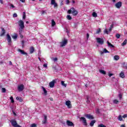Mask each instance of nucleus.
Wrapping results in <instances>:
<instances>
[{
	"instance_id": "53",
	"label": "nucleus",
	"mask_w": 127,
	"mask_h": 127,
	"mask_svg": "<svg viewBox=\"0 0 127 127\" xmlns=\"http://www.w3.org/2000/svg\"><path fill=\"white\" fill-rule=\"evenodd\" d=\"M101 32V29H98V30L97 31V33H100Z\"/></svg>"
},
{
	"instance_id": "59",
	"label": "nucleus",
	"mask_w": 127,
	"mask_h": 127,
	"mask_svg": "<svg viewBox=\"0 0 127 127\" xmlns=\"http://www.w3.org/2000/svg\"><path fill=\"white\" fill-rule=\"evenodd\" d=\"M19 33H21V32H22V29H19Z\"/></svg>"
},
{
	"instance_id": "58",
	"label": "nucleus",
	"mask_w": 127,
	"mask_h": 127,
	"mask_svg": "<svg viewBox=\"0 0 127 127\" xmlns=\"http://www.w3.org/2000/svg\"><path fill=\"white\" fill-rule=\"evenodd\" d=\"M121 127H126V125H122L121 126Z\"/></svg>"
},
{
	"instance_id": "54",
	"label": "nucleus",
	"mask_w": 127,
	"mask_h": 127,
	"mask_svg": "<svg viewBox=\"0 0 127 127\" xmlns=\"http://www.w3.org/2000/svg\"><path fill=\"white\" fill-rule=\"evenodd\" d=\"M89 36H90V35L89 34V33H87V34H86V37H87V39H89Z\"/></svg>"
},
{
	"instance_id": "34",
	"label": "nucleus",
	"mask_w": 127,
	"mask_h": 127,
	"mask_svg": "<svg viewBox=\"0 0 127 127\" xmlns=\"http://www.w3.org/2000/svg\"><path fill=\"white\" fill-rule=\"evenodd\" d=\"M103 52H104V53H110V52H109V51H108L107 49L106 48H105L103 50Z\"/></svg>"
},
{
	"instance_id": "39",
	"label": "nucleus",
	"mask_w": 127,
	"mask_h": 127,
	"mask_svg": "<svg viewBox=\"0 0 127 127\" xmlns=\"http://www.w3.org/2000/svg\"><path fill=\"white\" fill-rule=\"evenodd\" d=\"M113 103L114 104H118V103H119V101L118 100L115 99L113 101Z\"/></svg>"
},
{
	"instance_id": "49",
	"label": "nucleus",
	"mask_w": 127,
	"mask_h": 127,
	"mask_svg": "<svg viewBox=\"0 0 127 127\" xmlns=\"http://www.w3.org/2000/svg\"><path fill=\"white\" fill-rule=\"evenodd\" d=\"M66 4H69L70 3V1L69 0H66Z\"/></svg>"
},
{
	"instance_id": "56",
	"label": "nucleus",
	"mask_w": 127,
	"mask_h": 127,
	"mask_svg": "<svg viewBox=\"0 0 127 127\" xmlns=\"http://www.w3.org/2000/svg\"><path fill=\"white\" fill-rule=\"evenodd\" d=\"M0 2L1 4H3V1L2 0H0Z\"/></svg>"
},
{
	"instance_id": "17",
	"label": "nucleus",
	"mask_w": 127,
	"mask_h": 127,
	"mask_svg": "<svg viewBox=\"0 0 127 127\" xmlns=\"http://www.w3.org/2000/svg\"><path fill=\"white\" fill-rule=\"evenodd\" d=\"M18 52H20L21 53V54H22L23 55H27V53L22 50L19 49L18 50Z\"/></svg>"
},
{
	"instance_id": "33",
	"label": "nucleus",
	"mask_w": 127,
	"mask_h": 127,
	"mask_svg": "<svg viewBox=\"0 0 127 127\" xmlns=\"http://www.w3.org/2000/svg\"><path fill=\"white\" fill-rule=\"evenodd\" d=\"M26 18V14H25V12H23V19H25Z\"/></svg>"
},
{
	"instance_id": "43",
	"label": "nucleus",
	"mask_w": 127,
	"mask_h": 127,
	"mask_svg": "<svg viewBox=\"0 0 127 127\" xmlns=\"http://www.w3.org/2000/svg\"><path fill=\"white\" fill-rule=\"evenodd\" d=\"M116 37H117L118 38V39H119V38H120V37H121V35L117 34L116 35Z\"/></svg>"
},
{
	"instance_id": "41",
	"label": "nucleus",
	"mask_w": 127,
	"mask_h": 127,
	"mask_svg": "<svg viewBox=\"0 0 127 127\" xmlns=\"http://www.w3.org/2000/svg\"><path fill=\"white\" fill-rule=\"evenodd\" d=\"M119 97L120 100H122V99H123V95H122V94H120L119 95Z\"/></svg>"
},
{
	"instance_id": "7",
	"label": "nucleus",
	"mask_w": 127,
	"mask_h": 127,
	"mask_svg": "<svg viewBox=\"0 0 127 127\" xmlns=\"http://www.w3.org/2000/svg\"><path fill=\"white\" fill-rule=\"evenodd\" d=\"M80 121H82L84 126H85V127H87V120H86V118H85L84 117H81L80 118Z\"/></svg>"
},
{
	"instance_id": "50",
	"label": "nucleus",
	"mask_w": 127,
	"mask_h": 127,
	"mask_svg": "<svg viewBox=\"0 0 127 127\" xmlns=\"http://www.w3.org/2000/svg\"><path fill=\"white\" fill-rule=\"evenodd\" d=\"M43 67H44L45 68H47V64H44Z\"/></svg>"
},
{
	"instance_id": "23",
	"label": "nucleus",
	"mask_w": 127,
	"mask_h": 127,
	"mask_svg": "<svg viewBox=\"0 0 127 127\" xmlns=\"http://www.w3.org/2000/svg\"><path fill=\"white\" fill-rule=\"evenodd\" d=\"M61 84H62V85L64 87H65V88H66V87H67V84L65 83L64 81H62Z\"/></svg>"
},
{
	"instance_id": "62",
	"label": "nucleus",
	"mask_w": 127,
	"mask_h": 127,
	"mask_svg": "<svg viewBox=\"0 0 127 127\" xmlns=\"http://www.w3.org/2000/svg\"><path fill=\"white\" fill-rule=\"evenodd\" d=\"M9 65H12V63H11V62H9Z\"/></svg>"
},
{
	"instance_id": "5",
	"label": "nucleus",
	"mask_w": 127,
	"mask_h": 127,
	"mask_svg": "<svg viewBox=\"0 0 127 127\" xmlns=\"http://www.w3.org/2000/svg\"><path fill=\"white\" fill-rule=\"evenodd\" d=\"M17 90L18 92H22L24 90V85L19 84L18 85Z\"/></svg>"
},
{
	"instance_id": "32",
	"label": "nucleus",
	"mask_w": 127,
	"mask_h": 127,
	"mask_svg": "<svg viewBox=\"0 0 127 127\" xmlns=\"http://www.w3.org/2000/svg\"><path fill=\"white\" fill-rule=\"evenodd\" d=\"M66 18L67 19H68V20H71V19H72V17L71 16H70V15H68L66 16Z\"/></svg>"
},
{
	"instance_id": "44",
	"label": "nucleus",
	"mask_w": 127,
	"mask_h": 127,
	"mask_svg": "<svg viewBox=\"0 0 127 127\" xmlns=\"http://www.w3.org/2000/svg\"><path fill=\"white\" fill-rule=\"evenodd\" d=\"M104 33H106V34H109V31H108V30L107 29H106L104 30Z\"/></svg>"
},
{
	"instance_id": "9",
	"label": "nucleus",
	"mask_w": 127,
	"mask_h": 127,
	"mask_svg": "<svg viewBox=\"0 0 127 127\" xmlns=\"http://www.w3.org/2000/svg\"><path fill=\"white\" fill-rule=\"evenodd\" d=\"M6 36L7 40L8 41V45H11V37H10V35L7 34Z\"/></svg>"
},
{
	"instance_id": "60",
	"label": "nucleus",
	"mask_w": 127,
	"mask_h": 127,
	"mask_svg": "<svg viewBox=\"0 0 127 127\" xmlns=\"http://www.w3.org/2000/svg\"><path fill=\"white\" fill-rule=\"evenodd\" d=\"M11 7H12L13 8H14V6L12 4H11Z\"/></svg>"
},
{
	"instance_id": "13",
	"label": "nucleus",
	"mask_w": 127,
	"mask_h": 127,
	"mask_svg": "<svg viewBox=\"0 0 127 127\" xmlns=\"http://www.w3.org/2000/svg\"><path fill=\"white\" fill-rule=\"evenodd\" d=\"M66 125L68 127H74V123L69 120L66 121Z\"/></svg>"
},
{
	"instance_id": "22",
	"label": "nucleus",
	"mask_w": 127,
	"mask_h": 127,
	"mask_svg": "<svg viewBox=\"0 0 127 127\" xmlns=\"http://www.w3.org/2000/svg\"><path fill=\"white\" fill-rule=\"evenodd\" d=\"M95 123H96V120H92L90 123V127H94Z\"/></svg>"
},
{
	"instance_id": "26",
	"label": "nucleus",
	"mask_w": 127,
	"mask_h": 127,
	"mask_svg": "<svg viewBox=\"0 0 127 127\" xmlns=\"http://www.w3.org/2000/svg\"><path fill=\"white\" fill-rule=\"evenodd\" d=\"M100 73H101V74H103V75H106V72L105 70L101 69L99 70Z\"/></svg>"
},
{
	"instance_id": "8",
	"label": "nucleus",
	"mask_w": 127,
	"mask_h": 127,
	"mask_svg": "<svg viewBox=\"0 0 127 127\" xmlns=\"http://www.w3.org/2000/svg\"><path fill=\"white\" fill-rule=\"evenodd\" d=\"M57 81V80L54 79L52 81H51L49 83V86H50V88H54V87L55 85V83H56Z\"/></svg>"
},
{
	"instance_id": "51",
	"label": "nucleus",
	"mask_w": 127,
	"mask_h": 127,
	"mask_svg": "<svg viewBox=\"0 0 127 127\" xmlns=\"http://www.w3.org/2000/svg\"><path fill=\"white\" fill-rule=\"evenodd\" d=\"M22 43V47H23V46H24V41H22L21 42Z\"/></svg>"
},
{
	"instance_id": "12",
	"label": "nucleus",
	"mask_w": 127,
	"mask_h": 127,
	"mask_svg": "<svg viewBox=\"0 0 127 127\" xmlns=\"http://www.w3.org/2000/svg\"><path fill=\"white\" fill-rule=\"evenodd\" d=\"M65 105L67 106V108H68V109H71V108H72V105H71V101H70L69 100L65 102Z\"/></svg>"
},
{
	"instance_id": "45",
	"label": "nucleus",
	"mask_w": 127,
	"mask_h": 127,
	"mask_svg": "<svg viewBox=\"0 0 127 127\" xmlns=\"http://www.w3.org/2000/svg\"><path fill=\"white\" fill-rule=\"evenodd\" d=\"M96 114H100V109H97L96 110Z\"/></svg>"
},
{
	"instance_id": "47",
	"label": "nucleus",
	"mask_w": 127,
	"mask_h": 127,
	"mask_svg": "<svg viewBox=\"0 0 127 127\" xmlns=\"http://www.w3.org/2000/svg\"><path fill=\"white\" fill-rule=\"evenodd\" d=\"M13 17H17V14L14 13L13 15Z\"/></svg>"
},
{
	"instance_id": "14",
	"label": "nucleus",
	"mask_w": 127,
	"mask_h": 127,
	"mask_svg": "<svg viewBox=\"0 0 127 127\" xmlns=\"http://www.w3.org/2000/svg\"><path fill=\"white\" fill-rule=\"evenodd\" d=\"M85 117L88 119L89 120H94V117L93 115H91L90 114H86Z\"/></svg>"
},
{
	"instance_id": "21",
	"label": "nucleus",
	"mask_w": 127,
	"mask_h": 127,
	"mask_svg": "<svg viewBox=\"0 0 127 127\" xmlns=\"http://www.w3.org/2000/svg\"><path fill=\"white\" fill-rule=\"evenodd\" d=\"M120 77H121V78H125V72H124L123 71H122L120 74H119Z\"/></svg>"
},
{
	"instance_id": "64",
	"label": "nucleus",
	"mask_w": 127,
	"mask_h": 127,
	"mask_svg": "<svg viewBox=\"0 0 127 127\" xmlns=\"http://www.w3.org/2000/svg\"><path fill=\"white\" fill-rule=\"evenodd\" d=\"M72 3H75V0H72Z\"/></svg>"
},
{
	"instance_id": "38",
	"label": "nucleus",
	"mask_w": 127,
	"mask_h": 127,
	"mask_svg": "<svg viewBox=\"0 0 127 127\" xmlns=\"http://www.w3.org/2000/svg\"><path fill=\"white\" fill-rule=\"evenodd\" d=\"M1 92L2 93H5V92H6V89H5V88H2Z\"/></svg>"
},
{
	"instance_id": "61",
	"label": "nucleus",
	"mask_w": 127,
	"mask_h": 127,
	"mask_svg": "<svg viewBox=\"0 0 127 127\" xmlns=\"http://www.w3.org/2000/svg\"><path fill=\"white\" fill-rule=\"evenodd\" d=\"M104 53H104V51H103V52H100V54L102 55V54H104Z\"/></svg>"
},
{
	"instance_id": "42",
	"label": "nucleus",
	"mask_w": 127,
	"mask_h": 127,
	"mask_svg": "<svg viewBox=\"0 0 127 127\" xmlns=\"http://www.w3.org/2000/svg\"><path fill=\"white\" fill-rule=\"evenodd\" d=\"M31 127H37V125L35 124H32L31 125Z\"/></svg>"
},
{
	"instance_id": "4",
	"label": "nucleus",
	"mask_w": 127,
	"mask_h": 127,
	"mask_svg": "<svg viewBox=\"0 0 127 127\" xmlns=\"http://www.w3.org/2000/svg\"><path fill=\"white\" fill-rule=\"evenodd\" d=\"M68 43V40L64 39L62 41V42H60V47H64V46H66V45Z\"/></svg>"
},
{
	"instance_id": "18",
	"label": "nucleus",
	"mask_w": 127,
	"mask_h": 127,
	"mask_svg": "<svg viewBox=\"0 0 127 127\" xmlns=\"http://www.w3.org/2000/svg\"><path fill=\"white\" fill-rule=\"evenodd\" d=\"M30 54H32L34 52V47H31L29 50Z\"/></svg>"
},
{
	"instance_id": "46",
	"label": "nucleus",
	"mask_w": 127,
	"mask_h": 127,
	"mask_svg": "<svg viewBox=\"0 0 127 127\" xmlns=\"http://www.w3.org/2000/svg\"><path fill=\"white\" fill-rule=\"evenodd\" d=\"M53 61H54V62H56V61H58V58H55L53 59Z\"/></svg>"
},
{
	"instance_id": "35",
	"label": "nucleus",
	"mask_w": 127,
	"mask_h": 127,
	"mask_svg": "<svg viewBox=\"0 0 127 127\" xmlns=\"http://www.w3.org/2000/svg\"><path fill=\"white\" fill-rule=\"evenodd\" d=\"M118 120L120 121H123V117H122V115H119V116L118 117Z\"/></svg>"
},
{
	"instance_id": "20",
	"label": "nucleus",
	"mask_w": 127,
	"mask_h": 127,
	"mask_svg": "<svg viewBox=\"0 0 127 127\" xmlns=\"http://www.w3.org/2000/svg\"><path fill=\"white\" fill-rule=\"evenodd\" d=\"M42 88L43 89V91L44 92V94L45 95V96H47V90H46V89H45V88H44V87H43V86H42Z\"/></svg>"
},
{
	"instance_id": "31",
	"label": "nucleus",
	"mask_w": 127,
	"mask_h": 127,
	"mask_svg": "<svg viewBox=\"0 0 127 127\" xmlns=\"http://www.w3.org/2000/svg\"><path fill=\"white\" fill-rule=\"evenodd\" d=\"M114 27V24H112V25L110 26L109 31H112V29H113V28Z\"/></svg>"
},
{
	"instance_id": "37",
	"label": "nucleus",
	"mask_w": 127,
	"mask_h": 127,
	"mask_svg": "<svg viewBox=\"0 0 127 127\" xmlns=\"http://www.w3.org/2000/svg\"><path fill=\"white\" fill-rule=\"evenodd\" d=\"M10 100H11V103H14V100H13V97L12 96L10 97Z\"/></svg>"
},
{
	"instance_id": "15",
	"label": "nucleus",
	"mask_w": 127,
	"mask_h": 127,
	"mask_svg": "<svg viewBox=\"0 0 127 127\" xmlns=\"http://www.w3.org/2000/svg\"><path fill=\"white\" fill-rule=\"evenodd\" d=\"M47 123V116L46 115H44V120L42 121L43 125H45Z\"/></svg>"
},
{
	"instance_id": "40",
	"label": "nucleus",
	"mask_w": 127,
	"mask_h": 127,
	"mask_svg": "<svg viewBox=\"0 0 127 127\" xmlns=\"http://www.w3.org/2000/svg\"><path fill=\"white\" fill-rule=\"evenodd\" d=\"M41 12H42V14H47V12H46V10H42Z\"/></svg>"
},
{
	"instance_id": "10",
	"label": "nucleus",
	"mask_w": 127,
	"mask_h": 127,
	"mask_svg": "<svg viewBox=\"0 0 127 127\" xmlns=\"http://www.w3.org/2000/svg\"><path fill=\"white\" fill-rule=\"evenodd\" d=\"M51 4L54 5V7H58V4L56 3L55 0H51Z\"/></svg>"
},
{
	"instance_id": "63",
	"label": "nucleus",
	"mask_w": 127,
	"mask_h": 127,
	"mask_svg": "<svg viewBox=\"0 0 127 127\" xmlns=\"http://www.w3.org/2000/svg\"><path fill=\"white\" fill-rule=\"evenodd\" d=\"M50 101H53V98H50Z\"/></svg>"
},
{
	"instance_id": "2",
	"label": "nucleus",
	"mask_w": 127,
	"mask_h": 127,
	"mask_svg": "<svg viewBox=\"0 0 127 127\" xmlns=\"http://www.w3.org/2000/svg\"><path fill=\"white\" fill-rule=\"evenodd\" d=\"M10 123H11V124L13 127H21V126L17 124V122H16V121H15L14 119L10 121Z\"/></svg>"
},
{
	"instance_id": "3",
	"label": "nucleus",
	"mask_w": 127,
	"mask_h": 127,
	"mask_svg": "<svg viewBox=\"0 0 127 127\" xmlns=\"http://www.w3.org/2000/svg\"><path fill=\"white\" fill-rule=\"evenodd\" d=\"M18 24L19 26H20L19 30L23 29L24 28V22L22 21V20H20L18 22Z\"/></svg>"
},
{
	"instance_id": "36",
	"label": "nucleus",
	"mask_w": 127,
	"mask_h": 127,
	"mask_svg": "<svg viewBox=\"0 0 127 127\" xmlns=\"http://www.w3.org/2000/svg\"><path fill=\"white\" fill-rule=\"evenodd\" d=\"M98 127H107L105 126L104 124H101L100 125H99L98 126Z\"/></svg>"
},
{
	"instance_id": "27",
	"label": "nucleus",
	"mask_w": 127,
	"mask_h": 127,
	"mask_svg": "<svg viewBox=\"0 0 127 127\" xmlns=\"http://www.w3.org/2000/svg\"><path fill=\"white\" fill-rule=\"evenodd\" d=\"M120 59V56H114V60H116V61H118V60H119Z\"/></svg>"
},
{
	"instance_id": "30",
	"label": "nucleus",
	"mask_w": 127,
	"mask_h": 127,
	"mask_svg": "<svg viewBox=\"0 0 127 127\" xmlns=\"http://www.w3.org/2000/svg\"><path fill=\"white\" fill-rule=\"evenodd\" d=\"M92 16H93V17H97V16H98V14H97V13H96V12H93L92 13Z\"/></svg>"
},
{
	"instance_id": "28",
	"label": "nucleus",
	"mask_w": 127,
	"mask_h": 127,
	"mask_svg": "<svg viewBox=\"0 0 127 127\" xmlns=\"http://www.w3.org/2000/svg\"><path fill=\"white\" fill-rule=\"evenodd\" d=\"M56 25V22L54 21V19L52 20V26H55Z\"/></svg>"
},
{
	"instance_id": "24",
	"label": "nucleus",
	"mask_w": 127,
	"mask_h": 127,
	"mask_svg": "<svg viewBox=\"0 0 127 127\" xmlns=\"http://www.w3.org/2000/svg\"><path fill=\"white\" fill-rule=\"evenodd\" d=\"M16 100H17V101H19V102H22L23 101L21 97H17Z\"/></svg>"
},
{
	"instance_id": "29",
	"label": "nucleus",
	"mask_w": 127,
	"mask_h": 127,
	"mask_svg": "<svg viewBox=\"0 0 127 127\" xmlns=\"http://www.w3.org/2000/svg\"><path fill=\"white\" fill-rule=\"evenodd\" d=\"M13 39H17V34H14V35L12 36Z\"/></svg>"
},
{
	"instance_id": "48",
	"label": "nucleus",
	"mask_w": 127,
	"mask_h": 127,
	"mask_svg": "<svg viewBox=\"0 0 127 127\" xmlns=\"http://www.w3.org/2000/svg\"><path fill=\"white\" fill-rule=\"evenodd\" d=\"M122 118H123L124 119L127 118V114H125L124 115H123L122 116Z\"/></svg>"
},
{
	"instance_id": "55",
	"label": "nucleus",
	"mask_w": 127,
	"mask_h": 127,
	"mask_svg": "<svg viewBox=\"0 0 127 127\" xmlns=\"http://www.w3.org/2000/svg\"><path fill=\"white\" fill-rule=\"evenodd\" d=\"M108 75L109 76V77H112V76L114 75V74H113V73H109L108 74Z\"/></svg>"
},
{
	"instance_id": "19",
	"label": "nucleus",
	"mask_w": 127,
	"mask_h": 127,
	"mask_svg": "<svg viewBox=\"0 0 127 127\" xmlns=\"http://www.w3.org/2000/svg\"><path fill=\"white\" fill-rule=\"evenodd\" d=\"M107 44L109 47H111V48H115V46L111 44L109 41H107Z\"/></svg>"
},
{
	"instance_id": "57",
	"label": "nucleus",
	"mask_w": 127,
	"mask_h": 127,
	"mask_svg": "<svg viewBox=\"0 0 127 127\" xmlns=\"http://www.w3.org/2000/svg\"><path fill=\"white\" fill-rule=\"evenodd\" d=\"M21 2H25V0H20Z\"/></svg>"
},
{
	"instance_id": "25",
	"label": "nucleus",
	"mask_w": 127,
	"mask_h": 127,
	"mask_svg": "<svg viewBox=\"0 0 127 127\" xmlns=\"http://www.w3.org/2000/svg\"><path fill=\"white\" fill-rule=\"evenodd\" d=\"M127 40L125 39L124 41L123 42V43H122L121 45L122 46H125V45H127Z\"/></svg>"
},
{
	"instance_id": "16",
	"label": "nucleus",
	"mask_w": 127,
	"mask_h": 127,
	"mask_svg": "<svg viewBox=\"0 0 127 127\" xmlns=\"http://www.w3.org/2000/svg\"><path fill=\"white\" fill-rule=\"evenodd\" d=\"M1 31L0 32V36H3L5 34V30L2 27L1 28Z\"/></svg>"
},
{
	"instance_id": "52",
	"label": "nucleus",
	"mask_w": 127,
	"mask_h": 127,
	"mask_svg": "<svg viewBox=\"0 0 127 127\" xmlns=\"http://www.w3.org/2000/svg\"><path fill=\"white\" fill-rule=\"evenodd\" d=\"M54 71H56V72H57V71H58V69H57V68H56V66H55L54 68Z\"/></svg>"
},
{
	"instance_id": "1",
	"label": "nucleus",
	"mask_w": 127,
	"mask_h": 127,
	"mask_svg": "<svg viewBox=\"0 0 127 127\" xmlns=\"http://www.w3.org/2000/svg\"><path fill=\"white\" fill-rule=\"evenodd\" d=\"M67 13H69V14H70V13H71L72 15H73V16H76V15L78 14V11L76 10L75 8L72 7L70 8V9L67 11Z\"/></svg>"
},
{
	"instance_id": "11",
	"label": "nucleus",
	"mask_w": 127,
	"mask_h": 127,
	"mask_svg": "<svg viewBox=\"0 0 127 127\" xmlns=\"http://www.w3.org/2000/svg\"><path fill=\"white\" fill-rule=\"evenodd\" d=\"M122 4L123 3L121 1H119L116 3L115 6L117 7V8H121V7H122Z\"/></svg>"
},
{
	"instance_id": "6",
	"label": "nucleus",
	"mask_w": 127,
	"mask_h": 127,
	"mask_svg": "<svg viewBox=\"0 0 127 127\" xmlns=\"http://www.w3.org/2000/svg\"><path fill=\"white\" fill-rule=\"evenodd\" d=\"M96 40L97 43H99V44H101V45H103V44H104V40L102 38H97Z\"/></svg>"
}]
</instances>
